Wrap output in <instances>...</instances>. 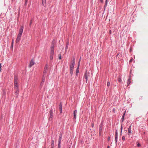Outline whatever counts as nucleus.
<instances>
[{"instance_id":"obj_1","label":"nucleus","mask_w":148,"mask_h":148,"mask_svg":"<svg viewBox=\"0 0 148 148\" xmlns=\"http://www.w3.org/2000/svg\"><path fill=\"white\" fill-rule=\"evenodd\" d=\"M54 51V45H52L51 47L50 56V59L51 60H52L53 58V54Z\"/></svg>"},{"instance_id":"obj_2","label":"nucleus","mask_w":148,"mask_h":148,"mask_svg":"<svg viewBox=\"0 0 148 148\" xmlns=\"http://www.w3.org/2000/svg\"><path fill=\"white\" fill-rule=\"evenodd\" d=\"M18 78L16 76H14V88L16 89L17 90L18 88V82H17Z\"/></svg>"},{"instance_id":"obj_3","label":"nucleus","mask_w":148,"mask_h":148,"mask_svg":"<svg viewBox=\"0 0 148 148\" xmlns=\"http://www.w3.org/2000/svg\"><path fill=\"white\" fill-rule=\"evenodd\" d=\"M118 133L117 132V130H116L115 131V141L116 144H117V142L118 141Z\"/></svg>"},{"instance_id":"obj_4","label":"nucleus","mask_w":148,"mask_h":148,"mask_svg":"<svg viewBox=\"0 0 148 148\" xmlns=\"http://www.w3.org/2000/svg\"><path fill=\"white\" fill-rule=\"evenodd\" d=\"M75 59L72 62L70 65V69H73V68L75 65Z\"/></svg>"},{"instance_id":"obj_5","label":"nucleus","mask_w":148,"mask_h":148,"mask_svg":"<svg viewBox=\"0 0 148 148\" xmlns=\"http://www.w3.org/2000/svg\"><path fill=\"white\" fill-rule=\"evenodd\" d=\"M23 27L21 26L19 29V34L18 35L21 36L23 31Z\"/></svg>"},{"instance_id":"obj_6","label":"nucleus","mask_w":148,"mask_h":148,"mask_svg":"<svg viewBox=\"0 0 148 148\" xmlns=\"http://www.w3.org/2000/svg\"><path fill=\"white\" fill-rule=\"evenodd\" d=\"M48 67V64H47L44 68V69L43 71V73L44 74L46 73L47 72V69Z\"/></svg>"},{"instance_id":"obj_7","label":"nucleus","mask_w":148,"mask_h":148,"mask_svg":"<svg viewBox=\"0 0 148 148\" xmlns=\"http://www.w3.org/2000/svg\"><path fill=\"white\" fill-rule=\"evenodd\" d=\"M126 111H124L123 114L122 118H121V123H122L124 121V117L125 115V113H126Z\"/></svg>"},{"instance_id":"obj_8","label":"nucleus","mask_w":148,"mask_h":148,"mask_svg":"<svg viewBox=\"0 0 148 148\" xmlns=\"http://www.w3.org/2000/svg\"><path fill=\"white\" fill-rule=\"evenodd\" d=\"M59 110L60 111V113H61L62 112V103L61 102H60L59 105Z\"/></svg>"},{"instance_id":"obj_9","label":"nucleus","mask_w":148,"mask_h":148,"mask_svg":"<svg viewBox=\"0 0 148 148\" xmlns=\"http://www.w3.org/2000/svg\"><path fill=\"white\" fill-rule=\"evenodd\" d=\"M88 75H89L87 72H86L85 74L84 75V77L86 79V82H87L88 77Z\"/></svg>"},{"instance_id":"obj_10","label":"nucleus","mask_w":148,"mask_h":148,"mask_svg":"<svg viewBox=\"0 0 148 148\" xmlns=\"http://www.w3.org/2000/svg\"><path fill=\"white\" fill-rule=\"evenodd\" d=\"M77 112V110H75L73 111L74 118L75 119L76 118V115Z\"/></svg>"},{"instance_id":"obj_11","label":"nucleus","mask_w":148,"mask_h":148,"mask_svg":"<svg viewBox=\"0 0 148 148\" xmlns=\"http://www.w3.org/2000/svg\"><path fill=\"white\" fill-rule=\"evenodd\" d=\"M21 36L18 35L17 37L16 38V42L17 43H18L19 42V41L21 39Z\"/></svg>"},{"instance_id":"obj_12","label":"nucleus","mask_w":148,"mask_h":148,"mask_svg":"<svg viewBox=\"0 0 148 148\" xmlns=\"http://www.w3.org/2000/svg\"><path fill=\"white\" fill-rule=\"evenodd\" d=\"M34 64V62L33 60H32L29 64V67H31Z\"/></svg>"},{"instance_id":"obj_13","label":"nucleus","mask_w":148,"mask_h":148,"mask_svg":"<svg viewBox=\"0 0 148 148\" xmlns=\"http://www.w3.org/2000/svg\"><path fill=\"white\" fill-rule=\"evenodd\" d=\"M128 134L129 135V136H130L132 134V130L131 129H128Z\"/></svg>"},{"instance_id":"obj_14","label":"nucleus","mask_w":148,"mask_h":148,"mask_svg":"<svg viewBox=\"0 0 148 148\" xmlns=\"http://www.w3.org/2000/svg\"><path fill=\"white\" fill-rule=\"evenodd\" d=\"M54 141L53 140H51V148H54Z\"/></svg>"},{"instance_id":"obj_15","label":"nucleus","mask_w":148,"mask_h":148,"mask_svg":"<svg viewBox=\"0 0 148 148\" xmlns=\"http://www.w3.org/2000/svg\"><path fill=\"white\" fill-rule=\"evenodd\" d=\"M131 78H130V77L128 80L127 82V86H128L131 83Z\"/></svg>"},{"instance_id":"obj_16","label":"nucleus","mask_w":148,"mask_h":148,"mask_svg":"<svg viewBox=\"0 0 148 148\" xmlns=\"http://www.w3.org/2000/svg\"><path fill=\"white\" fill-rule=\"evenodd\" d=\"M102 124H101L99 125V131L100 132H101L102 130Z\"/></svg>"},{"instance_id":"obj_17","label":"nucleus","mask_w":148,"mask_h":148,"mask_svg":"<svg viewBox=\"0 0 148 148\" xmlns=\"http://www.w3.org/2000/svg\"><path fill=\"white\" fill-rule=\"evenodd\" d=\"M46 1V0H42V3L43 5H44V4L45 3Z\"/></svg>"},{"instance_id":"obj_18","label":"nucleus","mask_w":148,"mask_h":148,"mask_svg":"<svg viewBox=\"0 0 148 148\" xmlns=\"http://www.w3.org/2000/svg\"><path fill=\"white\" fill-rule=\"evenodd\" d=\"M53 109L51 108L49 111V113L50 114H53Z\"/></svg>"},{"instance_id":"obj_19","label":"nucleus","mask_w":148,"mask_h":148,"mask_svg":"<svg viewBox=\"0 0 148 148\" xmlns=\"http://www.w3.org/2000/svg\"><path fill=\"white\" fill-rule=\"evenodd\" d=\"M122 130H123V126H122V124L121 125V135L122 134Z\"/></svg>"},{"instance_id":"obj_20","label":"nucleus","mask_w":148,"mask_h":148,"mask_svg":"<svg viewBox=\"0 0 148 148\" xmlns=\"http://www.w3.org/2000/svg\"><path fill=\"white\" fill-rule=\"evenodd\" d=\"M79 68H78V67H77V68L76 69V75H77V74L79 72Z\"/></svg>"},{"instance_id":"obj_21","label":"nucleus","mask_w":148,"mask_h":148,"mask_svg":"<svg viewBox=\"0 0 148 148\" xmlns=\"http://www.w3.org/2000/svg\"><path fill=\"white\" fill-rule=\"evenodd\" d=\"M62 138H59L58 143H61V141L62 140Z\"/></svg>"},{"instance_id":"obj_22","label":"nucleus","mask_w":148,"mask_h":148,"mask_svg":"<svg viewBox=\"0 0 148 148\" xmlns=\"http://www.w3.org/2000/svg\"><path fill=\"white\" fill-rule=\"evenodd\" d=\"M70 73L71 75H72L73 73V69H70Z\"/></svg>"},{"instance_id":"obj_23","label":"nucleus","mask_w":148,"mask_h":148,"mask_svg":"<svg viewBox=\"0 0 148 148\" xmlns=\"http://www.w3.org/2000/svg\"><path fill=\"white\" fill-rule=\"evenodd\" d=\"M62 134L61 133H60L59 134V138H62Z\"/></svg>"},{"instance_id":"obj_24","label":"nucleus","mask_w":148,"mask_h":148,"mask_svg":"<svg viewBox=\"0 0 148 148\" xmlns=\"http://www.w3.org/2000/svg\"><path fill=\"white\" fill-rule=\"evenodd\" d=\"M44 82L41 81V82L40 84V85L41 86H42L43 84L44 83Z\"/></svg>"},{"instance_id":"obj_25","label":"nucleus","mask_w":148,"mask_h":148,"mask_svg":"<svg viewBox=\"0 0 148 148\" xmlns=\"http://www.w3.org/2000/svg\"><path fill=\"white\" fill-rule=\"evenodd\" d=\"M42 81L45 82V77L43 76L42 78Z\"/></svg>"},{"instance_id":"obj_26","label":"nucleus","mask_w":148,"mask_h":148,"mask_svg":"<svg viewBox=\"0 0 148 148\" xmlns=\"http://www.w3.org/2000/svg\"><path fill=\"white\" fill-rule=\"evenodd\" d=\"M59 59L60 60L61 59V54H59Z\"/></svg>"},{"instance_id":"obj_27","label":"nucleus","mask_w":148,"mask_h":148,"mask_svg":"<svg viewBox=\"0 0 148 148\" xmlns=\"http://www.w3.org/2000/svg\"><path fill=\"white\" fill-rule=\"evenodd\" d=\"M110 82H107V86H110Z\"/></svg>"},{"instance_id":"obj_28","label":"nucleus","mask_w":148,"mask_h":148,"mask_svg":"<svg viewBox=\"0 0 148 148\" xmlns=\"http://www.w3.org/2000/svg\"><path fill=\"white\" fill-rule=\"evenodd\" d=\"M60 144H61V143H58V148H61Z\"/></svg>"},{"instance_id":"obj_29","label":"nucleus","mask_w":148,"mask_h":148,"mask_svg":"<svg viewBox=\"0 0 148 148\" xmlns=\"http://www.w3.org/2000/svg\"><path fill=\"white\" fill-rule=\"evenodd\" d=\"M80 60H79V61L78 63V67H78V68H79V66L80 64Z\"/></svg>"},{"instance_id":"obj_30","label":"nucleus","mask_w":148,"mask_h":148,"mask_svg":"<svg viewBox=\"0 0 148 148\" xmlns=\"http://www.w3.org/2000/svg\"><path fill=\"white\" fill-rule=\"evenodd\" d=\"M137 146L139 147L141 146V145L139 143H138L137 144Z\"/></svg>"},{"instance_id":"obj_31","label":"nucleus","mask_w":148,"mask_h":148,"mask_svg":"<svg viewBox=\"0 0 148 148\" xmlns=\"http://www.w3.org/2000/svg\"><path fill=\"white\" fill-rule=\"evenodd\" d=\"M122 139L123 141L125 140V137L124 136H123L122 138Z\"/></svg>"},{"instance_id":"obj_32","label":"nucleus","mask_w":148,"mask_h":148,"mask_svg":"<svg viewBox=\"0 0 148 148\" xmlns=\"http://www.w3.org/2000/svg\"><path fill=\"white\" fill-rule=\"evenodd\" d=\"M118 81H119V82H121L122 80H121V78H119V79H118Z\"/></svg>"},{"instance_id":"obj_33","label":"nucleus","mask_w":148,"mask_h":148,"mask_svg":"<svg viewBox=\"0 0 148 148\" xmlns=\"http://www.w3.org/2000/svg\"><path fill=\"white\" fill-rule=\"evenodd\" d=\"M14 40L13 39H12V46H13V43H14Z\"/></svg>"},{"instance_id":"obj_34","label":"nucleus","mask_w":148,"mask_h":148,"mask_svg":"<svg viewBox=\"0 0 148 148\" xmlns=\"http://www.w3.org/2000/svg\"><path fill=\"white\" fill-rule=\"evenodd\" d=\"M53 117V116H49V119H51V120H52V119Z\"/></svg>"},{"instance_id":"obj_35","label":"nucleus","mask_w":148,"mask_h":148,"mask_svg":"<svg viewBox=\"0 0 148 148\" xmlns=\"http://www.w3.org/2000/svg\"><path fill=\"white\" fill-rule=\"evenodd\" d=\"M110 140V137L108 136V141H109Z\"/></svg>"},{"instance_id":"obj_36","label":"nucleus","mask_w":148,"mask_h":148,"mask_svg":"<svg viewBox=\"0 0 148 148\" xmlns=\"http://www.w3.org/2000/svg\"><path fill=\"white\" fill-rule=\"evenodd\" d=\"M1 64L0 63V72H1Z\"/></svg>"},{"instance_id":"obj_37","label":"nucleus","mask_w":148,"mask_h":148,"mask_svg":"<svg viewBox=\"0 0 148 148\" xmlns=\"http://www.w3.org/2000/svg\"><path fill=\"white\" fill-rule=\"evenodd\" d=\"M128 129H131V125H130V126H129V127L128 128Z\"/></svg>"},{"instance_id":"obj_38","label":"nucleus","mask_w":148,"mask_h":148,"mask_svg":"<svg viewBox=\"0 0 148 148\" xmlns=\"http://www.w3.org/2000/svg\"><path fill=\"white\" fill-rule=\"evenodd\" d=\"M32 21H30V22L29 25H31V24H32Z\"/></svg>"},{"instance_id":"obj_39","label":"nucleus","mask_w":148,"mask_h":148,"mask_svg":"<svg viewBox=\"0 0 148 148\" xmlns=\"http://www.w3.org/2000/svg\"><path fill=\"white\" fill-rule=\"evenodd\" d=\"M101 132H100V131H99V134L100 136L101 134Z\"/></svg>"},{"instance_id":"obj_40","label":"nucleus","mask_w":148,"mask_h":148,"mask_svg":"<svg viewBox=\"0 0 148 148\" xmlns=\"http://www.w3.org/2000/svg\"><path fill=\"white\" fill-rule=\"evenodd\" d=\"M27 2V0H25V4H26Z\"/></svg>"},{"instance_id":"obj_41","label":"nucleus","mask_w":148,"mask_h":148,"mask_svg":"<svg viewBox=\"0 0 148 148\" xmlns=\"http://www.w3.org/2000/svg\"><path fill=\"white\" fill-rule=\"evenodd\" d=\"M91 124H92V127H93V126H94V123H92Z\"/></svg>"},{"instance_id":"obj_42","label":"nucleus","mask_w":148,"mask_h":148,"mask_svg":"<svg viewBox=\"0 0 148 148\" xmlns=\"http://www.w3.org/2000/svg\"><path fill=\"white\" fill-rule=\"evenodd\" d=\"M50 116H53V114H50Z\"/></svg>"},{"instance_id":"obj_43","label":"nucleus","mask_w":148,"mask_h":148,"mask_svg":"<svg viewBox=\"0 0 148 148\" xmlns=\"http://www.w3.org/2000/svg\"><path fill=\"white\" fill-rule=\"evenodd\" d=\"M110 33L111 34V30H110Z\"/></svg>"},{"instance_id":"obj_44","label":"nucleus","mask_w":148,"mask_h":148,"mask_svg":"<svg viewBox=\"0 0 148 148\" xmlns=\"http://www.w3.org/2000/svg\"><path fill=\"white\" fill-rule=\"evenodd\" d=\"M100 1L101 2H102L103 1V0H100Z\"/></svg>"},{"instance_id":"obj_45","label":"nucleus","mask_w":148,"mask_h":148,"mask_svg":"<svg viewBox=\"0 0 148 148\" xmlns=\"http://www.w3.org/2000/svg\"><path fill=\"white\" fill-rule=\"evenodd\" d=\"M100 1L101 2H102L103 1V0H100Z\"/></svg>"},{"instance_id":"obj_46","label":"nucleus","mask_w":148,"mask_h":148,"mask_svg":"<svg viewBox=\"0 0 148 148\" xmlns=\"http://www.w3.org/2000/svg\"><path fill=\"white\" fill-rule=\"evenodd\" d=\"M81 57H80V59H79V60H80V61H81Z\"/></svg>"},{"instance_id":"obj_47","label":"nucleus","mask_w":148,"mask_h":148,"mask_svg":"<svg viewBox=\"0 0 148 148\" xmlns=\"http://www.w3.org/2000/svg\"><path fill=\"white\" fill-rule=\"evenodd\" d=\"M107 148H110L109 146H108Z\"/></svg>"},{"instance_id":"obj_48","label":"nucleus","mask_w":148,"mask_h":148,"mask_svg":"<svg viewBox=\"0 0 148 148\" xmlns=\"http://www.w3.org/2000/svg\"><path fill=\"white\" fill-rule=\"evenodd\" d=\"M132 59H131V60H130V62H131V61H132Z\"/></svg>"}]
</instances>
